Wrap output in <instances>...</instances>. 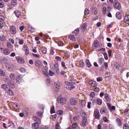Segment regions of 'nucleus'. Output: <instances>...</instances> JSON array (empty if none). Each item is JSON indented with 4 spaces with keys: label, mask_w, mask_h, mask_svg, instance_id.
Segmentation results:
<instances>
[{
    "label": "nucleus",
    "mask_w": 129,
    "mask_h": 129,
    "mask_svg": "<svg viewBox=\"0 0 129 129\" xmlns=\"http://www.w3.org/2000/svg\"><path fill=\"white\" fill-rule=\"evenodd\" d=\"M86 24L85 23L83 24L81 27V30L82 31H84L86 29Z\"/></svg>",
    "instance_id": "nucleus-26"
},
{
    "label": "nucleus",
    "mask_w": 129,
    "mask_h": 129,
    "mask_svg": "<svg viewBox=\"0 0 129 129\" xmlns=\"http://www.w3.org/2000/svg\"><path fill=\"white\" fill-rule=\"evenodd\" d=\"M92 88L93 90L96 92H98L100 90V89L99 88L95 86L93 87Z\"/></svg>",
    "instance_id": "nucleus-44"
},
{
    "label": "nucleus",
    "mask_w": 129,
    "mask_h": 129,
    "mask_svg": "<svg viewBox=\"0 0 129 129\" xmlns=\"http://www.w3.org/2000/svg\"><path fill=\"white\" fill-rule=\"evenodd\" d=\"M23 50L25 51V54L26 55H28L29 52V49L27 45H24L23 46Z\"/></svg>",
    "instance_id": "nucleus-5"
},
{
    "label": "nucleus",
    "mask_w": 129,
    "mask_h": 129,
    "mask_svg": "<svg viewBox=\"0 0 129 129\" xmlns=\"http://www.w3.org/2000/svg\"><path fill=\"white\" fill-rule=\"evenodd\" d=\"M42 114V113L41 112L38 111L37 112V115L39 116H41Z\"/></svg>",
    "instance_id": "nucleus-52"
},
{
    "label": "nucleus",
    "mask_w": 129,
    "mask_h": 129,
    "mask_svg": "<svg viewBox=\"0 0 129 129\" xmlns=\"http://www.w3.org/2000/svg\"><path fill=\"white\" fill-rule=\"evenodd\" d=\"M10 51L8 49L6 48L4 49L3 53L5 55H8L10 54Z\"/></svg>",
    "instance_id": "nucleus-16"
},
{
    "label": "nucleus",
    "mask_w": 129,
    "mask_h": 129,
    "mask_svg": "<svg viewBox=\"0 0 129 129\" xmlns=\"http://www.w3.org/2000/svg\"><path fill=\"white\" fill-rule=\"evenodd\" d=\"M82 119V122L81 124V126L84 127L87 123V119L86 117H85V118H83Z\"/></svg>",
    "instance_id": "nucleus-11"
},
{
    "label": "nucleus",
    "mask_w": 129,
    "mask_h": 129,
    "mask_svg": "<svg viewBox=\"0 0 129 129\" xmlns=\"http://www.w3.org/2000/svg\"><path fill=\"white\" fill-rule=\"evenodd\" d=\"M1 87L2 89L5 90H6V89L7 88H8L7 87V85L5 84H3L2 85Z\"/></svg>",
    "instance_id": "nucleus-34"
},
{
    "label": "nucleus",
    "mask_w": 129,
    "mask_h": 129,
    "mask_svg": "<svg viewBox=\"0 0 129 129\" xmlns=\"http://www.w3.org/2000/svg\"><path fill=\"white\" fill-rule=\"evenodd\" d=\"M123 129H129V127L128 126V125L127 124H124L123 126Z\"/></svg>",
    "instance_id": "nucleus-41"
},
{
    "label": "nucleus",
    "mask_w": 129,
    "mask_h": 129,
    "mask_svg": "<svg viewBox=\"0 0 129 129\" xmlns=\"http://www.w3.org/2000/svg\"><path fill=\"white\" fill-rule=\"evenodd\" d=\"M54 74V72H53L52 71L50 70L49 71V75L50 76H53Z\"/></svg>",
    "instance_id": "nucleus-58"
},
{
    "label": "nucleus",
    "mask_w": 129,
    "mask_h": 129,
    "mask_svg": "<svg viewBox=\"0 0 129 129\" xmlns=\"http://www.w3.org/2000/svg\"><path fill=\"white\" fill-rule=\"evenodd\" d=\"M79 31V29L78 28H77L74 31L73 33L75 35H76L78 34Z\"/></svg>",
    "instance_id": "nucleus-39"
},
{
    "label": "nucleus",
    "mask_w": 129,
    "mask_h": 129,
    "mask_svg": "<svg viewBox=\"0 0 129 129\" xmlns=\"http://www.w3.org/2000/svg\"><path fill=\"white\" fill-rule=\"evenodd\" d=\"M5 20L4 17L2 15H0V22H2Z\"/></svg>",
    "instance_id": "nucleus-38"
},
{
    "label": "nucleus",
    "mask_w": 129,
    "mask_h": 129,
    "mask_svg": "<svg viewBox=\"0 0 129 129\" xmlns=\"http://www.w3.org/2000/svg\"><path fill=\"white\" fill-rule=\"evenodd\" d=\"M13 106L15 107V108L17 109H18L19 108V105L16 103L13 104Z\"/></svg>",
    "instance_id": "nucleus-56"
},
{
    "label": "nucleus",
    "mask_w": 129,
    "mask_h": 129,
    "mask_svg": "<svg viewBox=\"0 0 129 129\" xmlns=\"http://www.w3.org/2000/svg\"><path fill=\"white\" fill-rule=\"evenodd\" d=\"M14 74L11 73L10 75V78L12 80H13L14 78Z\"/></svg>",
    "instance_id": "nucleus-50"
},
{
    "label": "nucleus",
    "mask_w": 129,
    "mask_h": 129,
    "mask_svg": "<svg viewBox=\"0 0 129 129\" xmlns=\"http://www.w3.org/2000/svg\"><path fill=\"white\" fill-rule=\"evenodd\" d=\"M91 11L92 13L94 15H96L98 13V11L97 8L94 7H92L91 8Z\"/></svg>",
    "instance_id": "nucleus-13"
},
{
    "label": "nucleus",
    "mask_w": 129,
    "mask_h": 129,
    "mask_svg": "<svg viewBox=\"0 0 129 129\" xmlns=\"http://www.w3.org/2000/svg\"><path fill=\"white\" fill-rule=\"evenodd\" d=\"M15 13L16 16L18 18H20L22 16L21 13L18 10H16L15 11Z\"/></svg>",
    "instance_id": "nucleus-15"
},
{
    "label": "nucleus",
    "mask_w": 129,
    "mask_h": 129,
    "mask_svg": "<svg viewBox=\"0 0 129 129\" xmlns=\"http://www.w3.org/2000/svg\"><path fill=\"white\" fill-rule=\"evenodd\" d=\"M39 124L37 123H34L32 126V129H37L39 127Z\"/></svg>",
    "instance_id": "nucleus-20"
},
{
    "label": "nucleus",
    "mask_w": 129,
    "mask_h": 129,
    "mask_svg": "<svg viewBox=\"0 0 129 129\" xmlns=\"http://www.w3.org/2000/svg\"><path fill=\"white\" fill-rule=\"evenodd\" d=\"M69 38L71 40H72L73 41H75L76 39L75 36L73 35H70L69 36Z\"/></svg>",
    "instance_id": "nucleus-29"
},
{
    "label": "nucleus",
    "mask_w": 129,
    "mask_h": 129,
    "mask_svg": "<svg viewBox=\"0 0 129 129\" xmlns=\"http://www.w3.org/2000/svg\"><path fill=\"white\" fill-rule=\"evenodd\" d=\"M57 44L59 46H62L63 45V43L62 41H58L57 43Z\"/></svg>",
    "instance_id": "nucleus-48"
},
{
    "label": "nucleus",
    "mask_w": 129,
    "mask_h": 129,
    "mask_svg": "<svg viewBox=\"0 0 129 129\" xmlns=\"http://www.w3.org/2000/svg\"><path fill=\"white\" fill-rule=\"evenodd\" d=\"M124 114L127 116H129V110L127 109H126L124 111Z\"/></svg>",
    "instance_id": "nucleus-37"
},
{
    "label": "nucleus",
    "mask_w": 129,
    "mask_h": 129,
    "mask_svg": "<svg viewBox=\"0 0 129 129\" xmlns=\"http://www.w3.org/2000/svg\"><path fill=\"white\" fill-rule=\"evenodd\" d=\"M100 112L101 114H103L104 113L106 114L107 113V110L104 108H102L100 110Z\"/></svg>",
    "instance_id": "nucleus-19"
},
{
    "label": "nucleus",
    "mask_w": 129,
    "mask_h": 129,
    "mask_svg": "<svg viewBox=\"0 0 129 129\" xmlns=\"http://www.w3.org/2000/svg\"><path fill=\"white\" fill-rule=\"evenodd\" d=\"M70 104L72 105H75L78 103V101L77 99L75 98H71L70 101Z\"/></svg>",
    "instance_id": "nucleus-3"
},
{
    "label": "nucleus",
    "mask_w": 129,
    "mask_h": 129,
    "mask_svg": "<svg viewBox=\"0 0 129 129\" xmlns=\"http://www.w3.org/2000/svg\"><path fill=\"white\" fill-rule=\"evenodd\" d=\"M79 64L80 66L81 67H83L84 66V64L82 60H81L79 62Z\"/></svg>",
    "instance_id": "nucleus-43"
},
{
    "label": "nucleus",
    "mask_w": 129,
    "mask_h": 129,
    "mask_svg": "<svg viewBox=\"0 0 129 129\" xmlns=\"http://www.w3.org/2000/svg\"><path fill=\"white\" fill-rule=\"evenodd\" d=\"M16 59L18 62L19 63H23L24 62V59L22 58L19 57H16Z\"/></svg>",
    "instance_id": "nucleus-12"
},
{
    "label": "nucleus",
    "mask_w": 129,
    "mask_h": 129,
    "mask_svg": "<svg viewBox=\"0 0 129 129\" xmlns=\"http://www.w3.org/2000/svg\"><path fill=\"white\" fill-rule=\"evenodd\" d=\"M12 4L13 5H16V4L17 1L16 0H12L11 1Z\"/></svg>",
    "instance_id": "nucleus-55"
},
{
    "label": "nucleus",
    "mask_w": 129,
    "mask_h": 129,
    "mask_svg": "<svg viewBox=\"0 0 129 129\" xmlns=\"http://www.w3.org/2000/svg\"><path fill=\"white\" fill-rule=\"evenodd\" d=\"M116 17L118 19H120L121 18V13L119 12H117L116 14Z\"/></svg>",
    "instance_id": "nucleus-24"
},
{
    "label": "nucleus",
    "mask_w": 129,
    "mask_h": 129,
    "mask_svg": "<svg viewBox=\"0 0 129 129\" xmlns=\"http://www.w3.org/2000/svg\"><path fill=\"white\" fill-rule=\"evenodd\" d=\"M24 41L23 40L21 39L19 40V43L20 44L22 45Z\"/></svg>",
    "instance_id": "nucleus-59"
},
{
    "label": "nucleus",
    "mask_w": 129,
    "mask_h": 129,
    "mask_svg": "<svg viewBox=\"0 0 129 129\" xmlns=\"http://www.w3.org/2000/svg\"><path fill=\"white\" fill-rule=\"evenodd\" d=\"M55 84L56 86V90L57 91H59L60 88V86L59 84L57 83H55Z\"/></svg>",
    "instance_id": "nucleus-32"
},
{
    "label": "nucleus",
    "mask_w": 129,
    "mask_h": 129,
    "mask_svg": "<svg viewBox=\"0 0 129 129\" xmlns=\"http://www.w3.org/2000/svg\"><path fill=\"white\" fill-rule=\"evenodd\" d=\"M99 44V43L98 41L97 40H95L94 42V45L93 47L94 49L96 48L98 46Z\"/></svg>",
    "instance_id": "nucleus-22"
},
{
    "label": "nucleus",
    "mask_w": 129,
    "mask_h": 129,
    "mask_svg": "<svg viewBox=\"0 0 129 129\" xmlns=\"http://www.w3.org/2000/svg\"><path fill=\"white\" fill-rule=\"evenodd\" d=\"M77 126V123H73L71 129H76V128Z\"/></svg>",
    "instance_id": "nucleus-31"
},
{
    "label": "nucleus",
    "mask_w": 129,
    "mask_h": 129,
    "mask_svg": "<svg viewBox=\"0 0 129 129\" xmlns=\"http://www.w3.org/2000/svg\"><path fill=\"white\" fill-rule=\"evenodd\" d=\"M57 102L61 105L65 104L66 102V99L65 97L60 96L57 99Z\"/></svg>",
    "instance_id": "nucleus-1"
},
{
    "label": "nucleus",
    "mask_w": 129,
    "mask_h": 129,
    "mask_svg": "<svg viewBox=\"0 0 129 129\" xmlns=\"http://www.w3.org/2000/svg\"><path fill=\"white\" fill-rule=\"evenodd\" d=\"M103 14L104 15H105L106 12V8L105 7H103Z\"/></svg>",
    "instance_id": "nucleus-47"
},
{
    "label": "nucleus",
    "mask_w": 129,
    "mask_h": 129,
    "mask_svg": "<svg viewBox=\"0 0 129 129\" xmlns=\"http://www.w3.org/2000/svg\"><path fill=\"white\" fill-rule=\"evenodd\" d=\"M6 67L7 69H9L11 68V66L8 63H7L6 65Z\"/></svg>",
    "instance_id": "nucleus-57"
},
{
    "label": "nucleus",
    "mask_w": 129,
    "mask_h": 129,
    "mask_svg": "<svg viewBox=\"0 0 129 129\" xmlns=\"http://www.w3.org/2000/svg\"><path fill=\"white\" fill-rule=\"evenodd\" d=\"M89 13V10L87 9H85L84 10V14L85 15H88Z\"/></svg>",
    "instance_id": "nucleus-42"
},
{
    "label": "nucleus",
    "mask_w": 129,
    "mask_h": 129,
    "mask_svg": "<svg viewBox=\"0 0 129 129\" xmlns=\"http://www.w3.org/2000/svg\"><path fill=\"white\" fill-rule=\"evenodd\" d=\"M4 5V2L1 0H0V7H3Z\"/></svg>",
    "instance_id": "nucleus-54"
},
{
    "label": "nucleus",
    "mask_w": 129,
    "mask_h": 129,
    "mask_svg": "<svg viewBox=\"0 0 129 129\" xmlns=\"http://www.w3.org/2000/svg\"><path fill=\"white\" fill-rule=\"evenodd\" d=\"M89 85L93 87H94L96 85V81L92 80H91L89 82Z\"/></svg>",
    "instance_id": "nucleus-17"
},
{
    "label": "nucleus",
    "mask_w": 129,
    "mask_h": 129,
    "mask_svg": "<svg viewBox=\"0 0 129 129\" xmlns=\"http://www.w3.org/2000/svg\"><path fill=\"white\" fill-rule=\"evenodd\" d=\"M80 104L82 106H85L86 104L85 101L84 100H81L80 102Z\"/></svg>",
    "instance_id": "nucleus-36"
},
{
    "label": "nucleus",
    "mask_w": 129,
    "mask_h": 129,
    "mask_svg": "<svg viewBox=\"0 0 129 129\" xmlns=\"http://www.w3.org/2000/svg\"><path fill=\"white\" fill-rule=\"evenodd\" d=\"M63 113V111L62 110H58L57 111V113L58 115H61Z\"/></svg>",
    "instance_id": "nucleus-51"
},
{
    "label": "nucleus",
    "mask_w": 129,
    "mask_h": 129,
    "mask_svg": "<svg viewBox=\"0 0 129 129\" xmlns=\"http://www.w3.org/2000/svg\"><path fill=\"white\" fill-rule=\"evenodd\" d=\"M104 56L105 59L108 60V57L106 53H105L104 54Z\"/></svg>",
    "instance_id": "nucleus-63"
},
{
    "label": "nucleus",
    "mask_w": 129,
    "mask_h": 129,
    "mask_svg": "<svg viewBox=\"0 0 129 129\" xmlns=\"http://www.w3.org/2000/svg\"><path fill=\"white\" fill-rule=\"evenodd\" d=\"M20 70L22 73H24L25 72V69L23 68H21L20 69Z\"/></svg>",
    "instance_id": "nucleus-62"
},
{
    "label": "nucleus",
    "mask_w": 129,
    "mask_h": 129,
    "mask_svg": "<svg viewBox=\"0 0 129 129\" xmlns=\"http://www.w3.org/2000/svg\"><path fill=\"white\" fill-rule=\"evenodd\" d=\"M104 61V59L102 58H100L99 60V62L101 64H102Z\"/></svg>",
    "instance_id": "nucleus-46"
},
{
    "label": "nucleus",
    "mask_w": 129,
    "mask_h": 129,
    "mask_svg": "<svg viewBox=\"0 0 129 129\" xmlns=\"http://www.w3.org/2000/svg\"><path fill=\"white\" fill-rule=\"evenodd\" d=\"M116 122L118 126H120L121 125V121L119 118H117L116 119Z\"/></svg>",
    "instance_id": "nucleus-27"
},
{
    "label": "nucleus",
    "mask_w": 129,
    "mask_h": 129,
    "mask_svg": "<svg viewBox=\"0 0 129 129\" xmlns=\"http://www.w3.org/2000/svg\"><path fill=\"white\" fill-rule=\"evenodd\" d=\"M80 115L82 117V119L85 118V117H86L85 116V114L84 112H82L80 113Z\"/></svg>",
    "instance_id": "nucleus-49"
},
{
    "label": "nucleus",
    "mask_w": 129,
    "mask_h": 129,
    "mask_svg": "<svg viewBox=\"0 0 129 129\" xmlns=\"http://www.w3.org/2000/svg\"><path fill=\"white\" fill-rule=\"evenodd\" d=\"M115 106H113L111 107V108L109 110H110V111H112V110L115 111Z\"/></svg>",
    "instance_id": "nucleus-61"
},
{
    "label": "nucleus",
    "mask_w": 129,
    "mask_h": 129,
    "mask_svg": "<svg viewBox=\"0 0 129 129\" xmlns=\"http://www.w3.org/2000/svg\"><path fill=\"white\" fill-rule=\"evenodd\" d=\"M114 6L115 8L119 10L121 8L120 4L116 0L114 1Z\"/></svg>",
    "instance_id": "nucleus-4"
},
{
    "label": "nucleus",
    "mask_w": 129,
    "mask_h": 129,
    "mask_svg": "<svg viewBox=\"0 0 129 129\" xmlns=\"http://www.w3.org/2000/svg\"><path fill=\"white\" fill-rule=\"evenodd\" d=\"M6 75L5 72L1 69H0V76H5Z\"/></svg>",
    "instance_id": "nucleus-30"
},
{
    "label": "nucleus",
    "mask_w": 129,
    "mask_h": 129,
    "mask_svg": "<svg viewBox=\"0 0 129 129\" xmlns=\"http://www.w3.org/2000/svg\"><path fill=\"white\" fill-rule=\"evenodd\" d=\"M8 94H9L10 95H13V93L12 90L10 89L9 88H7L6 90Z\"/></svg>",
    "instance_id": "nucleus-14"
},
{
    "label": "nucleus",
    "mask_w": 129,
    "mask_h": 129,
    "mask_svg": "<svg viewBox=\"0 0 129 129\" xmlns=\"http://www.w3.org/2000/svg\"><path fill=\"white\" fill-rule=\"evenodd\" d=\"M33 119L36 122V123H37L39 124L41 123V122L40 119L38 117L34 116L33 117Z\"/></svg>",
    "instance_id": "nucleus-10"
},
{
    "label": "nucleus",
    "mask_w": 129,
    "mask_h": 129,
    "mask_svg": "<svg viewBox=\"0 0 129 129\" xmlns=\"http://www.w3.org/2000/svg\"><path fill=\"white\" fill-rule=\"evenodd\" d=\"M54 106H52L50 110V112L51 113H55L54 110Z\"/></svg>",
    "instance_id": "nucleus-40"
},
{
    "label": "nucleus",
    "mask_w": 129,
    "mask_h": 129,
    "mask_svg": "<svg viewBox=\"0 0 129 129\" xmlns=\"http://www.w3.org/2000/svg\"><path fill=\"white\" fill-rule=\"evenodd\" d=\"M105 98L106 101L108 102H110L111 101V99L109 97L107 93H105L104 94Z\"/></svg>",
    "instance_id": "nucleus-25"
},
{
    "label": "nucleus",
    "mask_w": 129,
    "mask_h": 129,
    "mask_svg": "<svg viewBox=\"0 0 129 129\" xmlns=\"http://www.w3.org/2000/svg\"><path fill=\"white\" fill-rule=\"evenodd\" d=\"M11 33L13 34H15L16 32V30L15 27L13 26H11L10 28Z\"/></svg>",
    "instance_id": "nucleus-8"
},
{
    "label": "nucleus",
    "mask_w": 129,
    "mask_h": 129,
    "mask_svg": "<svg viewBox=\"0 0 129 129\" xmlns=\"http://www.w3.org/2000/svg\"><path fill=\"white\" fill-rule=\"evenodd\" d=\"M53 70L54 71V74L56 75H58L59 72V70L58 68H54Z\"/></svg>",
    "instance_id": "nucleus-23"
},
{
    "label": "nucleus",
    "mask_w": 129,
    "mask_h": 129,
    "mask_svg": "<svg viewBox=\"0 0 129 129\" xmlns=\"http://www.w3.org/2000/svg\"><path fill=\"white\" fill-rule=\"evenodd\" d=\"M34 63L36 66L38 68H41L42 66V64L41 62L39 60L35 61Z\"/></svg>",
    "instance_id": "nucleus-7"
},
{
    "label": "nucleus",
    "mask_w": 129,
    "mask_h": 129,
    "mask_svg": "<svg viewBox=\"0 0 129 129\" xmlns=\"http://www.w3.org/2000/svg\"><path fill=\"white\" fill-rule=\"evenodd\" d=\"M96 103L99 105H101L102 104L101 100L99 98L98 99L96 100Z\"/></svg>",
    "instance_id": "nucleus-33"
},
{
    "label": "nucleus",
    "mask_w": 129,
    "mask_h": 129,
    "mask_svg": "<svg viewBox=\"0 0 129 129\" xmlns=\"http://www.w3.org/2000/svg\"><path fill=\"white\" fill-rule=\"evenodd\" d=\"M50 78H48L46 79V83L48 85H49L50 84Z\"/></svg>",
    "instance_id": "nucleus-45"
},
{
    "label": "nucleus",
    "mask_w": 129,
    "mask_h": 129,
    "mask_svg": "<svg viewBox=\"0 0 129 129\" xmlns=\"http://www.w3.org/2000/svg\"><path fill=\"white\" fill-rule=\"evenodd\" d=\"M85 62L87 67L89 68L90 67H91V64L88 59H86Z\"/></svg>",
    "instance_id": "nucleus-28"
},
{
    "label": "nucleus",
    "mask_w": 129,
    "mask_h": 129,
    "mask_svg": "<svg viewBox=\"0 0 129 129\" xmlns=\"http://www.w3.org/2000/svg\"><path fill=\"white\" fill-rule=\"evenodd\" d=\"M90 95L92 97H93L94 96L95 94L94 92H92L90 93Z\"/></svg>",
    "instance_id": "nucleus-64"
},
{
    "label": "nucleus",
    "mask_w": 129,
    "mask_h": 129,
    "mask_svg": "<svg viewBox=\"0 0 129 129\" xmlns=\"http://www.w3.org/2000/svg\"><path fill=\"white\" fill-rule=\"evenodd\" d=\"M100 113L98 109H96L94 111V114L96 118L98 119L100 117Z\"/></svg>",
    "instance_id": "nucleus-6"
},
{
    "label": "nucleus",
    "mask_w": 129,
    "mask_h": 129,
    "mask_svg": "<svg viewBox=\"0 0 129 129\" xmlns=\"http://www.w3.org/2000/svg\"><path fill=\"white\" fill-rule=\"evenodd\" d=\"M56 129H61L59 125V123H57L55 127Z\"/></svg>",
    "instance_id": "nucleus-53"
},
{
    "label": "nucleus",
    "mask_w": 129,
    "mask_h": 129,
    "mask_svg": "<svg viewBox=\"0 0 129 129\" xmlns=\"http://www.w3.org/2000/svg\"><path fill=\"white\" fill-rule=\"evenodd\" d=\"M8 84L10 87L11 88H14L15 87V85L13 83L10 81H8Z\"/></svg>",
    "instance_id": "nucleus-18"
},
{
    "label": "nucleus",
    "mask_w": 129,
    "mask_h": 129,
    "mask_svg": "<svg viewBox=\"0 0 129 129\" xmlns=\"http://www.w3.org/2000/svg\"><path fill=\"white\" fill-rule=\"evenodd\" d=\"M32 54L35 57H36L37 58H39V56L38 54H35L34 53H32Z\"/></svg>",
    "instance_id": "nucleus-60"
},
{
    "label": "nucleus",
    "mask_w": 129,
    "mask_h": 129,
    "mask_svg": "<svg viewBox=\"0 0 129 129\" xmlns=\"http://www.w3.org/2000/svg\"><path fill=\"white\" fill-rule=\"evenodd\" d=\"M124 20L126 23L129 24V15L125 16L124 17Z\"/></svg>",
    "instance_id": "nucleus-21"
},
{
    "label": "nucleus",
    "mask_w": 129,
    "mask_h": 129,
    "mask_svg": "<svg viewBox=\"0 0 129 129\" xmlns=\"http://www.w3.org/2000/svg\"><path fill=\"white\" fill-rule=\"evenodd\" d=\"M65 83L66 84V88L71 90L73 88H74L75 87L74 86L75 83L73 82H70L68 81L65 82Z\"/></svg>",
    "instance_id": "nucleus-2"
},
{
    "label": "nucleus",
    "mask_w": 129,
    "mask_h": 129,
    "mask_svg": "<svg viewBox=\"0 0 129 129\" xmlns=\"http://www.w3.org/2000/svg\"><path fill=\"white\" fill-rule=\"evenodd\" d=\"M22 79V76L21 75H18L17 76L16 81L17 83H20Z\"/></svg>",
    "instance_id": "nucleus-9"
},
{
    "label": "nucleus",
    "mask_w": 129,
    "mask_h": 129,
    "mask_svg": "<svg viewBox=\"0 0 129 129\" xmlns=\"http://www.w3.org/2000/svg\"><path fill=\"white\" fill-rule=\"evenodd\" d=\"M42 52L46 54L47 52L46 48L44 47H42Z\"/></svg>",
    "instance_id": "nucleus-35"
}]
</instances>
